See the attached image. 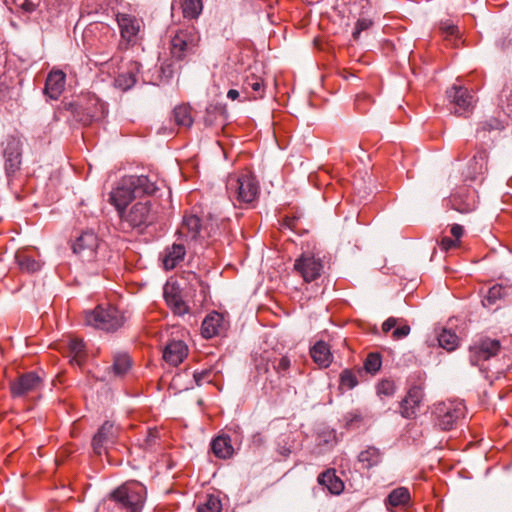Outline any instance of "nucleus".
<instances>
[{"instance_id":"nucleus-1","label":"nucleus","mask_w":512,"mask_h":512,"mask_svg":"<svg viewBox=\"0 0 512 512\" xmlns=\"http://www.w3.org/2000/svg\"><path fill=\"white\" fill-rule=\"evenodd\" d=\"M146 497L147 489L142 483L128 481L103 500L98 512H142Z\"/></svg>"},{"instance_id":"nucleus-2","label":"nucleus","mask_w":512,"mask_h":512,"mask_svg":"<svg viewBox=\"0 0 512 512\" xmlns=\"http://www.w3.org/2000/svg\"><path fill=\"white\" fill-rule=\"evenodd\" d=\"M156 190L155 183L146 175L125 176L111 191L110 202L116 207L118 213H121L132 199L143 195H152Z\"/></svg>"},{"instance_id":"nucleus-3","label":"nucleus","mask_w":512,"mask_h":512,"mask_svg":"<svg viewBox=\"0 0 512 512\" xmlns=\"http://www.w3.org/2000/svg\"><path fill=\"white\" fill-rule=\"evenodd\" d=\"M125 313L112 305H98L85 312V324L106 332H115L126 322Z\"/></svg>"},{"instance_id":"nucleus-4","label":"nucleus","mask_w":512,"mask_h":512,"mask_svg":"<svg viewBox=\"0 0 512 512\" xmlns=\"http://www.w3.org/2000/svg\"><path fill=\"white\" fill-rule=\"evenodd\" d=\"M67 110L83 125L103 119L107 112V104L94 94H87L77 102L69 103Z\"/></svg>"},{"instance_id":"nucleus-5","label":"nucleus","mask_w":512,"mask_h":512,"mask_svg":"<svg viewBox=\"0 0 512 512\" xmlns=\"http://www.w3.org/2000/svg\"><path fill=\"white\" fill-rule=\"evenodd\" d=\"M226 190L234 204L236 202L249 204L258 196L259 185L255 177L250 174L230 175L226 182Z\"/></svg>"},{"instance_id":"nucleus-6","label":"nucleus","mask_w":512,"mask_h":512,"mask_svg":"<svg viewBox=\"0 0 512 512\" xmlns=\"http://www.w3.org/2000/svg\"><path fill=\"white\" fill-rule=\"evenodd\" d=\"M72 249L83 261L100 263L104 261V252L107 247L92 230H88L76 238Z\"/></svg>"},{"instance_id":"nucleus-7","label":"nucleus","mask_w":512,"mask_h":512,"mask_svg":"<svg viewBox=\"0 0 512 512\" xmlns=\"http://www.w3.org/2000/svg\"><path fill=\"white\" fill-rule=\"evenodd\" d=\"M199 35L194 27L177 31L171 39L170 53L173 59L182 61L196 52Z\"/></svg>"},{"instance_id":"nucleus-8","label":"nucleus","mask_w":512,"mask_h":512,"mask_svg":"<svg viewBox=\"0 0 512 512\" xmlns=\"http://www.w3.org/2000/svg\"><path fill=\"white\" fill-rule=\"evenodd\" d=\"M120 218L131 228L147 227L156 220V211L150 201L135 203L128 212L118 213Z\"/></svg>"},{"instance_id":"nucleus-9","label":"nucleus","mask_w":512,"mask_h":512,"mask_svg":"<svg viewBox=\"0 0 512 512\" xmlns=\"http://www.w3.org/2000/svg\"><path fill=\"white\" fill-rule=\"evenodd\" d=\"M501 349V343L497 339L484 337L479 339L469 349V360L474 366L483 369V363L492 357L498 355Z\"/></svg>"},{"instance_id":"nucleus-10","label":"nucleus","mask_w":512,"mask_h":512,"mask_svg":"<svg viewBox=\"0 0 512 512\" xmlns=\"http://www.w3.org/2000/svg\"><path fill=\"white\" fill-rule=\"evenodd\" d=\"M464 414L465 407L461 402L440 403L435 408L436 425L441 430H451Z\"/></svg>"},{"instance_id":"nucleus-11","label":"nucleus","mask_w":512,"mask_h":512,"mask_svg":"<svg viewBox=\"0 0 512 512\" xmlns=\"http://www.w3.org/2000/svg\"><path fill=\"white\" fill-rule=\"evenodd\" d=\"M294 269L303 277L305 282H312L321 276L323 263L312 254H302L295 260Z\"/></svg>"},{"instance_id":"nucleus-12","label":"nucleus","mask_w":512,"mask_h":512,"mask_svg":"<svg viewBox=\"0 0 512 512\" xmlns=\"http://www.w3.org/2000/svg\"><path fill=\"white\" fill-rule=\"evenodd\" d=\"M43 385V379L34 371L20 375L11 383L10 391L13 397H23L38 391Z\"/></svg>"},{"instance_id":"nucleus-13","label":"nucleus","mask_w":512,"mask_h":512,"mask_svg":"<svg viewBox=\"0 0 512 512\" xmlns=\"http://www.w3.org/2000/svg\"><path fill=\"white\" fill-rule=\"evenodd\" d=\"M117 437L114 423L105 421L92 439V448L95 454L101 456L106 452L108 445L113 444Z\"/></svg>"},{"instance_id":"nucleus-14","label":"nucleus","mask_w":512,"mask_h":512,"mask_svg":"<svg viewBox=\"0 0 512 512\" xmlns=\"http://www.w3.org/2000/svg\"><path fill=\"white\" fill-rule=\"evenodd\" d=\"M423 395V389L418 385H414L408 390L407 395L400 402V414L402 417L412 419L416 416Z\"/></svg>"},{"instance_id":"nucleus-15","label":"nucleus","mask_w":512,"mask_h":512,"mask_svg":"<svg viewBox=\"0 0 512 512\" xmlns=\"http://www.w3.org/2000/svg\"><path fill=\"white\" fill-rule=\"evenodd\" d=\"M452 209L462 214L471 213L476 209V195L474 191L462 189L449 199Z\"/></svg>"},{"instance_id":"nucleus-16","label":"nucleus","mask_w":512,"mask_h":512,"mask_svg":"<svg viewBox=\"0 0 512 512\" xmlns=\"http://www.w3.org/2000/svg\"><path fill=\"white\" fill-rule=\"evenodd\" d=\"M5 170L7 175L15 173L21 165L20 142L16 138L7 140L4 149Z\"/></svg>"},{"instance_id":"nucleus-17","label":"nucleus","mask_w":512,"mask_h":512,"mask_svg":"<svg viewBox=\"0 0 512 512\" xmlns=\"http://www.w3.org/2000/svg\"><path fill=\"white\" fill-rule=\"evenodd\" d=\"M66 75L61 70H52L45 82L44 94L52 100H57L64 91Z\"/></svg>"},{"instance_id":"nucleus-18","label":"nucleus","mask_w":512,"mask_h":512,"mask_svg":"<svg viewBox=\"0 0 512 512\" xmlns=\"http://www.w3.org/2000/svg\"><path fill=\"white\" fill-rule=\"evenodd\" d=\"M487 158L486 150H479L469 161L465 177L471 181L483 179L484 174L487 172Z\"/></svg>"},{"instance_id":"nucleus-19","label":"nucleus","mask_w":512,"mask_h":512,"mask_svg":"<svg viewBox=\"0 0 512 512\" xmlns=\"http://www.w3.org/2000/svg\"><path fill=\"white\" fill-rule=\"evenodd\" d=\"M164 298L174 314L182 316L189 312V307L182 299L181 292L177 286L166 285L164 287Z\"/></svg>"},{"instance_id":"nucleus-20","label":"nucleus","mask_w":512,"mask_h":512,"mask_svg":"<svg viewBox=\"0 0 512 512\" xmlns=\"http://www.w3.org/2000/svg\"><path fill=\"white\" fill-rule=\"evenodd\" d=\"M201 221L196 215H186L183 218L180 228L177 230L178 239L196 240L201 233Z\"/></svg>"},{"instance_id":"nucleus-21","label":"nucleus","mask_w":512,"mask_h":512,"mask_svg":"<svg viewBox=\"0 0 512 512\" xmlns=\"http://www.w3.org/2000/svg\"><path fill=\"white\" fill-rule=\"evenodd\" d=\"M187 354V345L181 340H174L166 345L163 359L172 366H178L187 357Z\"/></svg>"},{"instance_id":"nucleus-22","label":"nucleus","mask_w":512,"mask_h":512,"mask_svg":"<svg viewBox=\"0 0 512 512\" xmlns=\"http://www.w3.org/2000/svg\"><path fill=\"white\" fill-rule=\"evenodd\" d=\"M186 255V249L183 243H174L165 249L163 265L166 270L174 269Z\"/></svg>"},{"instance_id":"nucleus-23","label":"nucleus","mask_w":512,"mask_h":512,"mask_svg":"<svg viewBox=\"0 0 512 512\" xmlns=\"http://www.w3.org/2000/svg\"><path fill=\"white\" fill-rule=\"evenodd\" d=\"M447 97L459 109L466 111L472 105V95L468 89L454 85L447 91Z\"/></svg>"},{"instance_id":"nucleus-24","label":"nucleus","mask_w":512,"mask_h":512,"mask_svg":"<svg viewBox=\"0 0 512 512\" xmlns=\"http://www.w3.org/2000/svg\"><path fill=\"white\" fill-rule=\"evenodd\" d=\"M223 329V317L217 312H213L205 317L201 326V334L204 338L210 339L219 335Z\"/></svg>"},{"instance_id":"nucleus-25","label":"nucleus","mask_w":512,"mask_h":512,"mask_svg":"<svg viewBox=\"0 0 512 512\" xmlns=\"http://www.w3.org/2000/svg\"><path fill=\"white\" fill-rule=\"evenodd\" d=\"M310 355L313 361L321 368L329 367L333 360L330 348L324 341L316 342L310 349Z\"/></svg>"},{"instance_id":"nucleus-26","label":"nucleus","mask_w":512,"mask_h":512,"mask_svg":"<svg viewBox=\"0 0 512 512\" xmlns=\"http://www.w3.org/2000/svg\"><path fill=\"white\" fill-rule=\"evenodd\" d=\"M382 461L383 452L375 446H368L358 455V462L361 464L363 469H372L380 465Z\"/></svg>"},{"instance_id":"nucleus-27","label":"nucleus","mask_w":512,"mask_h":512,"mask_svg":"<svg viewBox=\"0 0 512 512\" xmlns=\"http://www.w3.org/2000/svg\"><path fill=\"white\" fill-rule=\"evenodd\" d=\"M316 453L323 454L331 450L337 443L336 432L333 429L324 428L316 434Z\"/></svg>"},{"instance_id":"nucleus-28","label":"nucleus","mask_w":512,"mask_h":512,"mask_svg":"<svg viewBox=\"0 0 512 512\" xmlns=\"http://www.w3.org/2000/svg\"><path fill=\"white\" fill-rule=\"evenodd\" d=\"M117 22L120 27L122 37L128 41H130L139 32V22L135 17L131 15L118 14Z\"/></svg>"},{"instance_id":"nucleus-29","label":"nucleus","mask_w":512,"mask_h":512,"mask_svg":"<svg viewBox=\"0 0 512 512\" xmlns=\"http://www.w3.org/2000/svg\"><path fill=\"white\" fill-rule=\"evenodd\" d=\"M503 129H504V125L499 119H497L495 117H490L489 119H486L479 123L478 128L476 130V137L483 144H486L487 143V139H486L487 132L489 134H492V133L496 134V133H499L500 131H502Z\"/></svg>"},{"instance_id":"nucleus-30","label":"nucleus","mask_w":512,"mask_h":512,"mask_svg":"<svg viewBox=\"0 0 512 512\" xmlns=\"http://www.w3.org/2000/svg\"><path fill=\"white\" fill-rule=\"evenodd\" d=\"M511 293L512 287L495 284L488 289L486 296L482 300V304L485 307L495 305L498 301L510 296Z\"/></svg>"},{"instance_id":"nucleus-31","label":"nucleus","mask_w":512,"mask_h":512,"mask_svg":"<svg viewBox=\"0 0 512 512\" xmlns=\"http://www.w3.org/2000/svg\"><path fill=\"white\" fill-rule=\"evenodd\" d=\"M213 453L221 459H227L232 456L234 448L231 444V438L228 435L216 437L211 443Z\"/></svg>"},{"instance_id":"nucleus-32","label":"nucleus","mask_w":512,"mask_h":512,"mask_svg":"<svg viewBox=\"0 0 512 512\" xmlns=\"http://www.w3.org/2000/svg\"><path fill=\"white\" fill-rule=\"evenodd\" d=\"M139 70V64L135 63L129 71L120 73L114 79V86L122 91L131 89L136 84V72Z\"/></svg>"},{"instance_id":"nucleus-33","label":"nucleus","mask_w":512,"mask_h":512,"mask_svg":"<svg viewBox=\"0 0 512 512\" xmlns=\"http://www.w3.org/2000/svg\"><path fill=\"white\" fill-rule=\"evenodd\" d=\"M318 481L320 484L325 485L333 494H340L344 489V483L334 472L326 471L321 473L318 477Z\"/></svg>"},{"instance_id":"nucleus-34","label":"nucleus","mask_w":512,"mask_h":512,"mask_svg":"<svg viewBox=\"0 0 512 512\" xmlns=\"http://www.w3.org/2000/svg\"><path fill=\"white\" fill-rule=\"evenodd\" d=\"M409 500V490L405 487H398L389 493L386 504L392 507H397L407 504Z\"/></svg>"},{"instance_id":"nucleus-35","label":"nucleus","mask_w":512,"mask_h":512,"mask_svg":"<svg viewBox=\"0 0 512 512\" xmlns=\"http://www.w3.org/2000/svg\"><path fill=\"white\" fill-rule=\"evenodd\" d=\"M173 118L178 126L190 127L193 124L191 108L187 105H179L173 110Z\"/></svg>"},{"instance_id":"nucleus-36","label":"nucleus","mask_w":512,"mask_h":512,"mask_svg":"<svg viewBox=\"0 0 512 512\" xmlns=\"http://www.w3.org/2000/svg\"><path fill=\"white\" fill-rule=\"evenodd\" d=\"M16 262L22 271L33 273L40 269L41 265L31 256L24 252H18L15 255Z\"/></svg>"},{"instance_id":"nucleus-37","label":"nucleus","mask_w":512,"mask_h":512,"mask_svg":"<svg viewBox=\"0 0 512 512\" xmlns=\"http://www.w3.org/2000/svg\"><path fill=\"white\" fill-rule=\"evenodd\" d=\"M131 367V360L128 354L118 353L114 356L113 365L111 367L115 376H123Z\"/></svg>"},{"instance_id":"nucleus-38","label":"nucleus","mask_w":512,"mask_h":512,"mask_svg":"<svg viewBox=\"0 0 512 512\" xmlns=\"http://www.w3.org/2000/svg\"><path fill=\"white\" fill-rule=\"evenodd\" d=\"M458 336L451 330L443 329L438 335L439 346L447 351H453L458 346Z\"/></svg>"},{"instance_id":"nucleus-39","label":"nucleus","mask_w":512,"mask_h":512,"mask_svg":"<svg viewBox=\"0 0 512 512\" xmlns=\"http://www.w3.org/2000/svg\"><path fill=\"white\" fill-rule=\"evenodd\" d=\"M181 6L184 17L189 19L197 18L203 8L201 0H182Z\"/></svg>"},{"instance_id":"nucleus-40","label":"nucleus","mask_w":512,"mask_h":512,"mask_svg":"<svg viewBox=\"0 0 512 512\" xmlns=\"http://www.w3.org/2000/svg\"><path fill=\"white\" fill-rule=\"evenodd\" d=\"M382 366V357L379 353H369L364 361V370L375 375L379 372Z\"/></svg>"},{"instance_id":"nucleus-41","label":"nucleus","mask_w":512,"mask_h":512,"mask_svg":"<svg viewBox=\"0 0 512 512\" xmlns=\"http://www.w3.org/2000/svg\"><path fill=\"white\" fill-rule=\"evenodd\" d=\"M222 504L220 499L214 495H208L206 501L198 506V512H221Z\"/></svg>"},{"instance_id":"nucleus-42","label":"nucleus","mask_w":512,"mask_h":512,"mask_svg":"<svg viewBox=\"0 0 512 512\" xmlns=\"http://www.w3.org/2000/svg\"><path fill=\"white\" fill-rule=\"evenodd\" d=\"M358 385L356 374L351 369H344L340 373V386L348 390L353 389Z\"/></svg>"},{"instance_id":"nucleus-43","label":"nucleus","mask_w":512,"mask_h":512,"mask_svg":"<svg viewBox=\"0 0 512 512\" xmlns=\"http://www.w3.org/2000/svg\"><path fill=\"white\" fill-rule=\"evenodd\" d=\"M84 343L82 340L77 338H72L68 342V348L70 353L72 354V361H76L80 363V358L84 352Z\"/></svg>"},{"instance_id":"nucleus-44","label":"nucleus","mask_w":512,"mask_h":512,"mask_svg":"<svg viewBox=\"0 0 512 512\" xmlns=\"http://www.w3.org/2000/svg\"><path fill=\"white\" fill-rule=\"evenodd\" d=\"M439 30L441 31L442 35L446 38L448 37H459V29L458 26L454 24L451 20H444L440 21L439 23Z\"/></svg>"},{"instance_id":"nucleus-45","label":"nucleus","mask_w":512,"mask_h":512,"mask_svg":"<svg viewBox=\"0 0 512 512\" xmlns=\"http://www.w3.org/2000/svg\"><path fill=\"white\" fill-rule=\"evenodd\" d=\"M376 389H377V394L379 396L391 397L394 395L396 387H395L394 381H392L390 379H384V380H381L377 384Z\"/></svg>"},{"instance_id":"nucleus-46","label":"nucleus","mask_w":512,"mask_h":512,"mask_svg":"<svg viewBox=\"0 0 512 512\" xmlns=\"http://www.w3.org/2000/svg\"><path fill=\"white\" fill-rule=\"evenodd\" d=\"M291 361L287 356H282L279 359H275L272 363L273 369L279 376H285L286 372L290 368Z\"/></svg>"},{"instance_id":"nucleus-47","label":"nucleus","mask_w":512,"mask_h":512,"mask_svg":"<svg viewBox=\"0 0 512 512\" xmlns=\"http://www.w3.org/2000/svg\"><path fill=\"white\" fill-rule=\"evenodd\" d=\"M373 25V21L369 18L361 17L355 23V29L352 33L354 40H358L361 32L368 30Z\"/></svg>"},{"instance_id":"nucleus-48","label":"nucleus","mask_w":512,"mask_h":512,"mask_svg":"<svg viewBox=\"0 0 512 512\" xmlns=\"http://www.w3.org/2000/svg\"><path fill=\"white\" fill-rule=\"evenodd\" d=\"M212 368L204 369L202 371H195L193 373V378L197 386H201L204 382L211 383L212 378Z\"/></svg>"},{"instance_id":"nucleus-49","label":"nucleus","mask_w":512,"mask_h":512,"mask_svg":"<svg viewBox=\"0 0 512 512\" xmlns=\"http://www.w3.org/2000/svg\"><path fill=\"white\" fill-rule=\"evenodd\" d=\"M226 221L222 220L220 224H218L217 219L210 217L209 224L205 226V230H208L210 227V230L208 231V236L212 237L218 234V231H220L221 228L225 229Z\"/></svg>"},{"instance_id":"nucleus-50","label":"nucleus","mask_w":512,"mask_h":512,"mask_svg":"<svg viewBox=\"0 0 512 512\" xmlns=\"http://www.w3.org/2000/svg\"><path fill=\"white\" fill-rule=\"evenodd\" d=\"M16 6L20 7L25 12H33L38 3L36 0H14Z\"/></svg>"},{"instance_id":"nucleus-51","label":"nucleus","mask_w":512,"mask_h":512,"mask_svg":"<svg viewBox=\"0 0 512 512\" xmlns=\"http://www.w3.org/2000/svg\"><path fill=\"white\" fill-rule=\"evenodd\" d=\"M246 85L250 87L253 91L257 92L259 97H262L264 84L261 79L252 78L251 80H248L246 82Z\"/></svg>"},{"instance_id":"nucleus-52","label":"nucleus","mask_w":512,"mask_h":512,"mask_svg":"<svg viewBox=\"0 0 512 512\" xmlns=\"http://www.w3.org/2000/svg\"><path fill=\"white\" fill-rule=\"evenodd\" d=\"M439 246L443 251H448L452 248L459 246V243L457 241H455L454 239L444 236L440 240Z\"/></svg>"},{"instance_id":"nucleus-53","label":"nucleus","mask_w":512,"mask_h":512,"mask_svg":"<svg viewBox=\"0 0 512 512\" xmlns=\"http://www.w3.org/2000/svg\"><path fill=\"white\" fill-rule=\"evenodd\" d=\"M409 333H410V326L409 325H403V326H400V327L396 328L392 332V337L395 340H399V339H402V338H405L406 336H408Z\"/></svg>"},{"instance_id":"nucleus-54","label":"nucleus","mask_w":512,"mask_h":512,"mask_svg":"<svg viewBox=\"0 0 512 512\" xmlns=\"http://www.w3.org/2000/svg\"><path fill=\"white\" fill-rule=\"evenodd\" d=\"M505 97L507 105H506V114L512 117V90L507 88L503 89L501 98Z\"/></svg>"},{"instance_id":"nucleus-55","label":"nucleus","mask_w":512,"mask_h":512,"mask_svg":"<svg viewBox=\"0 0 512 512\" xmlns=\"http://www.w3.org/2000/svg\"><path fill=\"white\" fill-rule=\"evenodd\" d=\"M158 438V433L156 430H149L146 434L144 445L146 448L152 447Z\"/></svg>"},{"instance_id":"nucleus-56","label":"nucleus","mask_w":512,"mask_h":512,"mask_svg":"<svg viewBox=\"0 0 512 512\" xmlns=\"http://www.w3.org/2000/svg\"><path fill=\"white\" fill-rule=\"evenodd\" d=\"M450 233L454 237V240L460 244V238L464 233L463 227L459 224H454L450 229Z\"/></svg>"},{"instance_id":"nucleus-57","label":"nucleus","mask_w":512,"mask_h":512,"mask_svg":"<svg viewBox=\"0 0 512 512\" xmlns=\"http://www.w3.org/2000/svg\"><path fill=\"white\" fill-rule=\"evenodd\" d=\"M396 324H397V320L395 318H393V317L388 318L382 324L383 332H385V333L389 332L396 326Z\"/></svg>"},{"instance_id":"nucleus-58","label":"nucleus","mask_w":512,"mask_h":512,"mask_svg":"<svg viewBox=\"0 0 512 512\" xmlns=\"http://www.w3.org/2000/svg\"><path fill=\"white\" fill-rule=\"evenodd\" d=\"M161 71L165 77H172L173 69L171 64L162 65Z\"/></svg>"},{"instance_id":"nucleus-59","label":"nucleus","mask_w":512,"mask_h":512,"mask_svg":"<svg viewBox=\"0 0 512 512\" xmlns=\"http://www.w3.org/2000/svg\"><path fill=\"white\" fill-rule=\"evenodd\" d=\"M240 96L239 91L236 89H230L227 93V97L231 100H236Z\"/></svg>"},{"instance_id":"nucleus-60","label":"nucleus","mask_w":512,"mask_h":512,"mask_svg":"<svg viewBox=\"0 0 512 512\" xmlns=\"http://www.w3.org/2000/svg\"><path fill=\"white\" fill-rule=\"evenodd\" d=\"M286 225L289 228H294L295 227V219H287L286 220Z\"/></svg>"}]
</instances>
